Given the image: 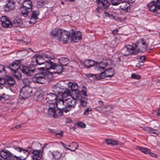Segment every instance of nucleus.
I'll list each match as a JSON object with an SVG mask.
<instances>
[{
	"label": "nucleus",
	"instance_id": "obj_1",
	"mask_svg": "<svg viewBox=\"0 0 160 160\" xmlns=\"http://www.w3.org/2000/svg\"><path fill=\"white\" fill-rule=\"evenodd\" d=\"M84 67L88 69L93 66H95V69L97 71H103L105 67L107 66L106 62H95L94 61L89 59L86 60L83 63Z\"/></svg>",
	"mask_w": 160,
	"mask_h": 160
},
{
	"label": "nucleus",
	"instance_id": "obj_50",
	"mask_svg": "<svg viewBox=\"0 0 160 160\" xmlns=\"http://www.w3.org/2000/svg\"><path fill=\"white\" fill-rule=\"evenodd\" d=\"M44 98L42 94H40L39 95L37 98V100L38 101H42Z\"/></svg>",
	"mask_w": 160,
	"mask_h": 160
},
{
	"label": "nucleus",
	"instance_id": "obj_55",
	"mask_svg": "<svg viewBox=\"0 0 160 160\" xmlns=\"http://www.w3.org/2000/svg\"><path fill=\"white\" fill-rule=\"evenodd\" d=\"M151 129V128L146 127H144L143 128V129L145 130V131L147 132H148L149 133L150 131V130Z\"/></svg>",
	"mask_w": 160,
	"mask_h": 160
},
{
	"label": "nucleus",
	"instance_id": "obj_45",
	"mask_svg": "<svg viewBox=\"0 0 160 160\" xmlns=\"http://www.w3.org/2000/svg\"><path fill=\"white\" fill-rule=\"evenodd\" d=\"M32 61L34 65H37L38 56H34L32 58Z\"/></svg>",
	"mask_w": 160,
	"mask_h": 160
},
{
	"label": "nucleus",
	"instance_id": "obj_63",
	"mask_svg": "<svg viewBox=\"0 0 160 160\" xmlns=\"http://www.w3.org/2000/svg\"><path fill=\"white\" fill-rule=\"evenodd\" d=\"M157 115L158 116H159L160 115V106L158 109V112H157Z\"/></svg>",
	"mask_w": 160,
	"mask_h": 160
},
{
	"label": "nucleus",
	"instance_id": "obj_64",
	"mask_svg": "<svg viewBox=\"0 0 160 160\" xmlns=\"http://www.w3.org/2000/svg\"><path fill=\"white\" fill-rule=\"evenodd\" d=\"M21 126L20 125H17L15 127L16 129H19L21 128Z\"/></svg>",
	"mask_w": 160,
	"mask_h": 160
},
{
	"label": "nucleus",
	"instance_id": "obj_61",
	"mask_svg": "<svg viewBox=\"0 0 160 160\" xmlns=\"http://www.w3.org/2000/svg\"><path fill=\"white\" fill-rule=\"evenodd\" d=\"M149 154H150L151 156H152L154 157H156L157 156V155L156 154L151 153L150 152Z\"/></svg>",
	"mask_w": 160,
	"mask_h": 160
},
{
	"label": "nucleus",
	"instance_id": "obj_3",
	"mask_svg": "<svg viewBox=\"0 0 160 160\" xmlns=\"http://www.w3.org/2000/svg\"><path fill=\"white\" fill-rule=\"evenodd\" d=\"M44 67L39 68V70L42 72L36 74L32 78V81L34 83L43 84L46 79V77L48 74H49L47 69L45 70Z\"/></svg>",
	"mask_w": 160,
	"mask_h": 160
},
{
	"label": "nucleus",
	"instance_id": "obj_43",
	"mask_svg": "<svg viewBox=\"0 0 160 160\" xmlns=\"http://www.w3.org/2000/svg\"><path fill=\"white\" fill-rule=\"evenodd\" d=\"M110 108L109 106H105L102 108V110L103 112H107L110 111V109H109Z\"/></svg>",
	"mask_w": 160,
	"mask_h": 160
},
{
	"label": "nucleus",
	"instance_id": "obj_31",
	"mask_svg": "<svg viewBox=\"0 0 160 160\" xmlns=\"http://www.w3.org/2000/svg\"><path fill=\"white\" fill-rule=\"evenodd\" d=\"M2 26L6 28H11L12 26V23L10 21L8 18L6 21L4 23L2 24Z\"/></svg>",
	"mask_w": 160,
	"mask_h": 160
},
{
	"label": "nucleus",
	"instance_id": "obj_23",
	"mask_svg": "<svg viewBox=\"0 0 160 160\" xmlns=\"http://www.w3.org/2000/svg\"><path fill=\"white\" fill-rule=\"evenodd\" d=\"M48 114L50 117L56 118L58 116L59 111H57L56 108L48 109Z\"/></svg>",
	"mask_w": 160,
	"mask_h": 160
},
{
	"label": "nucleus",
	"instance_id": "obj_9",
	"mask_svg": "<svg viewBox=\"0 0 160 160\" xmlns=\"http://www.w3.org/2000/svg\"><path fill=\"white\" fill-rule=\"evenodd\" d=\"M148 7L150 11L160 13V0H157L156 3L153 1H151L148 4Z\"/></svg>",
	"mask_w": 160,
	"mask_h": 160
},
{
	"label": "nucleus",
	"instance_id": "obj_11",
	"mask_svg": "<svg viewBox=\"0 0 160 160\" xmlns=\"http://www.w3.org/2000/svg\"><path fill=\"white\" fill-rule=\"evenodd\" d=\"M16 150L19 152L20 155L19 157H17L16 156H15L17 160H26V158L30 154V149H29V147L27 150L23 149L19 147L17 148Z\"/></svg>",
	"mask_w": 160,
	"mask_h": 160
},
{
	"label": "nucleus",
	"instance_id": "obj_57",
	"mask_svg": "<svg viewBox=\"0 0 160 160\" xmlns=\"http://www.w3.org/2000/svg\"><path fill=\"white\" fill-rule=\"evenodd\" d=\"M157 131V130L156 129L153 130L151 128L150 130V131L149 133H154L156 134V135H158V134H157V132H156Z\"/></svg>",
	"mask_w": 160,
	"mask_h": 160
},
{
	"label": "nucleus",
	"instance_id": "obj_59",
	"mask_svg": "<svg viewBox=\"0 0 160 160\" xmlns=\"http://www.w3.org/2000/svg\"><path fill=\"white\" fill-rule=\"evenodd\" d=\"M118 142L116 141H112V142L111 145H118Z\"/></svg>",
	"mask_w": 160,
	"mask_h": 160
},
{
	"label": "nucleus",
	"instance_id": "obj_10",
	"mask_svg": "<svg viewBox=\"0 0 160 160\" xmlns=\"http://www.w3.org/2000/svg\"><path fill=\"white\" fill-rule=\"evenodd\" d=\"M136 51V48L130 45H127L124 47L121 50L122 53L125 56H128L129 55L136 54L134 53Z\"/></svg>",
	"mask_w": 160,
	"mask_h": 160
},
{
	"label": "nucleus",
	"instance_id": "obj_44",
	"mask_svg": "<svg viewBox=\"0 0 160 160\" xmlns=\"http://www.w3.org/2000/svg\"><path fill=\"white\" fill-rule=\"evenodd\" d=\"M71 107H72L71 106H70L68 105L67 106L65 107H64L63 109H62V112L63 111L65 112H67L70 110L71 109Z\"/></svg>",
	"mask_w": 160,
	"mask_h": 160
},
{
	"label": "nucleus",
	"instance_id": "obj_15",
	"mask_svg": "<svg viewBox=\"0 0 160 160\" xmlns=\"http://www.w3.org/2000/svg\"><path fill=\"white\" fill-rule=\"evenodd\" d=\"M15 2L13 0H7L3 7L4 11L10 12L13 10L15 8Z\"/></svg>",
	"mask_w": 160,
	"mask_h": 160
},
{
	"label": "nucleus",
	"instance_id": "obj_20",
	"mask_svg": "<svg viewBox=\"0 0 160 160\" xmlns=\"http://www.w3.org/2000/svg\"><path fill=\"white\" fill-rule=\"evenodd\" d=\"M65 102L67 105L74 108L77 103L76 99L71 96L65 100Z\"/></svg>",
	"mask_w": 160,
	"mask_h": 160
},
{
	"label": "nucleus",
	"instance_id": "obj_26",
	"mask_svg": "<svg viewBox=\"0 0 160 160\" xmlns=\"http://www.w3.org/2000/svg\"><path fill=\"white\" fill-rule=\"evenodd\" d=\"M59 63L62 66H66L69 62V60L67 58L61 57L59 59Z\"/></svg>",
	"mask_w": 160,
	"mask_h": 160
},
{
	"label": "nucleus",
	"instance_id": "obj_51",
	"mask_svg": "<svg viewBox=\"0 0 160 160\" xmlns=\"http://www.w3.org/2000/svg\"><path fill=\"white\" fill-rule=\"evenodd\" d=\"M3 72V74H5L6 72L4 67L1 65H0V73Z\"/></svg>",
	"mask_w": 160,
	"mask_h": 160
},
{
	"label": "nucleus",
	"instance_id": "obj_52",
	"mask_svg": "<svg viewBox=\"0 0 160 160\" xmlns=\"http://www.w3.org/2000/svg\"><path fill=\"white\" fill-rule=\"evenodd\" d=\"M77 125L79 127H82V128H85L86 127V125L84 123L81 122H78Z\"/></svg>",
	"mask_w": 160,
	"mask_h": 160
},
{
	"label": "nucleus",
	"instance_id": "obj_41",
	"mask_svg": "<svg viewBox=\"0 0 160 160\" xmlns=\"http://www.w3.org/2000/svg\"><path fill=\"white\" fill-rule=\"evenodd\" d=\"M111 4L114 5H117L120 3L122 0H109Z\"/></svg>",
	"mask_w": 160,
	"mask_h": 160
},
{
	"label": "nucleus",
	"instance_id": "obj_46",
	"mask_svg": "<svg viewBox=\"0 0 160 160\" xmlns=\"http://www.w3.org/2000/svg\"><path fill=\"white\" fill-rule=\"evenodd\" d=\"M92 109L91 108H88L87 109H85L83 114L86 116L88 115L89 114V112L91 111Z\"/></svg>",
	"mask_w": 160,
	"mask_h": 160
},
{
	"label": "nucleus",
	"instance_id": "obj_42",
	"mask_svg": "<svg viewBox=\"0 0 160 160\" xmlns=\"http://www.w3.org/2000/svg\"><path fill=\"white\" fill-rule=\"evenodd\" d=\"M77 92L75 93L74 95V97L76 98V99H77H77H81L82 96L81 95V93L79 92H78V91H76Z\"/></svg>",
	"mask_w": 160,
	"mask_h": 160
},
{
	"label": "nucleus",
	"instance_id": "obj_6",
	"mask_svg": "<svg viewBox=\"0 0 160 160\" xmlns=\"http://www.w3.org/2000/svg\"><path fill=\"white\" fill-rule=\"evenodd\" d=\"M96 2L97 4L102 5L101 7H98L96 8V12L99 13L109 8L110 4L108 0H97Z\"/></svg>",
	"mask_w": 160,
	"mask_h": 160
},
{
	"label": "nucleus",
	"instance_id": "obj_54",
	"mask_svg": "<svg viewBox=\"0 0 160 160\" xmlns=\"http://www.w3.org/2000/svg\"><path fill=\"white\" fill-rule=\"evenodd\" d=\"M48 109H55L56 108L55 105L53 103H50L49 105Z\"/></svg>",
	"mask_w": 160,
	"mask_h": 160
},
{
	"label": "nucleus",
	"instance_id": "obj_53",
	"mask_svg": "<svg viewBox=\"0 0 160 160\" xmlns=\"http://www.w3.org/2000/svg\"><path fill=\"white\" fill-rule=\"evenodd\" d=\"M98 74H89L87 75V77H92L93 76H96V77H97L98 76Z\"/></svg>",
	"mask_w": 160,
	"mask_h": 160
},
{
	"label": "nucleus",
	"instance_id": "obj_60",
	"mask_svg": "<svg viewBox=\"0 0 160 160\" xmlns=\"http://www.w3.org/2000/svg\"><path fill=\"white\" fill-rule=\"evenodd\" d=\"M81 104L83 107H85L86 105V102L82 100L81 101Z\"/></svg>",
	"mask_w": 160,
	"mask_h": 160
},
{
	"label": "nucleus",
	"instance_id": "obj_22",
	"mask_svg": "<svg viewBox=\"0 0 160 160\" xmlns=\"http://www.w3.org/2000/svg\"><path fill=\"white\" fill-rule=\"evenodd\" d=\"M64 30L60 28L55 29L51 32L50 34L51 36L58 37V38L61 36Z\"/></svg>",
	"mask_w": 160,
	"mask_h": 160
},
{
	"label": "nucleus",
	"instance_id": "obj_14",
	"mask_svg": "<svg viewBox=\"0 0 160 160\" xmlns=\"http://www.w3.org/2000/svg\"><path fill=\"white\" fill-rule=\"evenodd\" d=\"M0 156L1 158L6 160H15L12 154L7 150L0 151Z\"/></svg>",
	"mask_w": 160,
	"mask_h": 160
},
{
	"label": "nucleus",
	"instance_id": "obj_29",
	"mask_svg": "<svg viewBox=\"0 0 160 160\" xmlns=\"http://www.w3.org/2000/svg\"><path fill=\"white\" fill-rule=\"evenodd\" d=\"M48 60H47V62H44V57L40 55L38 56V61H37V64L40 65L42 64H44L45 65V63L48 62Z\"/></svg>",
	"mask_w": 160,
	"mask_h": 160
},
{
	"label": "nucleus",
	"instance_id": "obj_8",
	"mask_svg": "<svg viewBox=\"0 0 160 160\" xmlns=\"http://www.w3.org/2000/svg\"><path fill=\"white\" fill-rule=\"evenodd\" d=\"M100 73L98 74V76L96 77L97 79L100 80L105 77H111L115 74L114 70L112 68L107 69L103 72L102 71Z\"/></svg>",
	"mask_w": 160,
	"mask_h": 160
},
{
	"label": "nucleus",
	"instance_id": "obj_25",
	"mask_svg": "<svg viewBox=\"0 0 160 160\" xmlns=\"http://www.w3.org/2000/svg\"><path fill=\"white\" fill-rule=\"evenodd\" d=\"M57 99V95L55 93H48L46 97L47 102L53 101L54 100L56 101Z\"/></svg>",
	"mask_w": 160,
	"mask_h": 160
},
{
	"label": "nucleus",
	"instance_id": "obj_27",
	"mask_svg": "<svg viewBox=\"0 0 160 160\" xmlns=\"http://www.w3.org/2000/svg\"><path fill=\"white\" fill-rule=\"evenodd\" d=\"M68 85L72 91H77L79 88V86L76 83L70 82H68Z\"/></svg>",
	"mask_w": 160,
	"mask_h": 160
},
{
	"label": "nucleus",
	"instance_id": "obj_38",
	"mask_svg": "<svg viewBox=\"0 0 160 160\" xmlns=\"http://www.w3.org/2000/svg\"><path fill=\"white\" fill-rule=\"evenodd\" d=\"M71 145L72 147V149H70V150L73 152L77 149V147L78 146V143L76 142H72L71 143Z\"/></svg>",
	"mask_w": 160,
	"mask_h": 160
},
{
	"label": "nucleus",
	"instance_id": "obj_39",
	"mask_svg": "<svg viewBox=\"0 0 160 160\" xmlns=\"http://www.w3.org/2000/svg\"><path fill=\"white\" fill-rule=\"evenodd\" d=\"M53 155L55 159H56L60 158L62 156L61 154L58 151L54 152Z\"/></svg>",
	"mask_w": 160,
	"mask_h": 160
},
{
	"label": "nucleus",
	"instance_id": "obj_58",
	"mask_svg": "<svg viewBox=\"0 0 160 160\" xmlns=\"http://www.w3.org/2000/svg\"><path fill=\"white\" fill-rule=\"evenodd\" d=\"M5 82V80L3 78H0V84H4Z\"/></svg>",
	"mask_w": 160,
	"mask_h": 160
},
{
	"label": "nucleus",
	"instance_id": "obj_21",
	"mask_svg": "<svg viewBox=\"0 0 160 160\" xmlns=\"http://www.w3.org/2000/svg\"><path fill=\"white\" fill-rule=\"evenodd\" d=\"M20 61H15L8 67V68L12 71L17 72L20 67Z\"/></svg>",
	"mask_w": 160,
	"mask_h": 160
},
{
	"label": "nucleus",
	"instance_id": "obj_32",
	"mask_svg": "<svg viewBox=\"0 0 160 160\" xmlns=\"http://www.w3.org/2000/svg\"><path fill=\"white\" fill-rule=\"evenodd\" d=\"M137 148L145 154H149L150 150L147 148H143L139 146H137Z\"/></svg>",
	"mask_w": 160,
	"mask_h": 160
},
{
	"label": "nucleus",
	"instance_id": "obj_34",
	"mask_svg": "<svg viewBox=\"0 0 160 160\" xmlns=\"http://www.w3.org/2000/svg\"><path fill=\"white\" fill-rule=\"evenodd\" d=\"M7 82L9 84L12 85L14 84L15 83V80L11 77H9L7 78Z\"/></svg>",
	"mask_w": 160,
	"mask_h": 160
},
{
	"label": "nucleus",
	"instance_id": "obj_30",
	"mask_svg": "<svg viewBox=\"0 0 160 160\" xmlns=\"http://www.w3.org/2000/svg\"><path fill=\"white\" fill-rule=\"evenodd\" d=\"M22 24V20L18 18H16L13 20V25L14 27H18Z\"/></svg>",
	"mask_w": 160,
	"mask_h": 160
},
{
	"label": "nucleus",
	"instance_id": "obj_33",
	"mask_svg": "<svg viewBox=\"0 0 160 160\" xmlns=\"http://www.w3.org/2000/svg\"><path fill=\"white\" fill-rule=\"evenodd\" d=\"M22 82L24 85V87H30L31 82L29 79L25 78L23 79Z\"/></svg>",
	"mask_w": 160,
	"mask_h": 160
},
{
	"label": "nucleus",
	"instance_id": "obj_62",
	"mask_svg": "<svg viewBox=\"0 0 160 160\" xmlns=\"http://www.w3.org/2000/svg\"><path fill=\"white\" fill-rule=\"evenodd\" d=\"M118 30L117 29H115L112 32V33L113 34H115L117 32H118Z\"/></svg>",
	"mask_w": 160,
	"mask_h": 160
},
{
	"label": "nucleus",
	"instance_id": "obj_7",
	"mask_svg": "<svg viewBox=\"0 0 160 160\" xmlns=\"http://www.w3.org/2000/svg\"><path fill=\"white\" fill-rule=\"evenodd\" d=\"M32 88L30 87H23L20 92V96L22 99L28 98L32 95Z\"/></svg>",
	"mask_w": 160,
	"mask_h": 160
},
{
	"label": "nucleus",
	"instance_id": "obj_18",
	"mask_svg": "<svg viewBox=\"0 0 160 160\" xmlns=\"http://www.w3.org/2000/svg\"><path fill=\"white\" fill-rule=\"evenodd\" d=\"M70 32L64 30L61 36L58 39L59 41H62L64 43H67L70 38Z\"/></svg>",
	"mask_w": 160,
	"mask_h": 160
},
{
	"label": "nucleus",
	"instance_id": "obj_5",
	"mask_svg": "<svg viewBox=\"0 0 160 160\" xmlns=\"http://www.w3.org/2000/svg\"><path fill=\"white\" fill-rule=\"evenodd\" d=\"M136 51H135L134 53H137L140 52H144L146 51L148 48V44L145 41L144 39H142L138 40L136 44H134Z\"/></svg>",
	"mask_w": 160,
	"mask_h": 160
},
{
	"label": "nucleus",
	"instance_id": "obj_47",
	"mask_svg": "<svg viewBox=\"0 0 160 160\" xmlns=\"http://www.w3.org/2000/svg\"><path fill=\"white\" fill-rule=\"evenodd\" d=\"M132 77L134 79H136L137 80L141 78L140 76L135 73L132 74Z\"/></svg>",
	"mask_w": 160,
	"mask_h": 160
},
{
	"label": "nucleus",
	"instance_id": "obj_4",
	"mask_svg": "<svg viewBox=\"0 0 160 160\" xmlns=\"http://www.w3.org/2000/svg\"><path fill=\"white\" fill-rule=\"evenodd\" d=\"M32 2L30 0L25 1L20 8L21 14L24 17L27 16L28 13L32 10Z\"/></svg>",
	"mask_w": 160,
	"mask_h": 160
},
{
	"label": "nucleus",
	"instance_id": "obj_36",
	"mask_svg": "<svg viewBox=\"0 0 160 160\" xmlns=\"http://www.w3.org/2000/svg\"><path fill=\"white\" fill-rule=\"evenodd\" d=\"M15 73L13 74V77L18 80H20L22 78V75L21 73L17 72H13Z\"/></svg>",
	"mask_w": 160,
	"mask_h": 160
},
{
	"label": "nucleus",
	"instance_id": "obj_13",
	"mask_svg": "<svg viewBox=\"0 0 160 160\" xmlns=\"http://www.w3.org/2000/svg\"><path fill=\"white\" fill-rule=\"evenodd\" d=\"M30 149V154H32V160H40L42 155L41 150H38L32 149V148L29 147Z\"/></svg>",
	"mask_w": 160,
	"mask_h": 160
},
{
	"label": "nucleus",
	"instance_id": "obj_56",
	"mask_svg": "<svg viewBox=\"0 0 160 160\" xmlns=\"http://www.w3.org/2000/svg\"><path fill=\"white\" fill-rule=\"evenodd\" d=\"M112 140L108 139H106L105 140L106 142L108 145L111 144Z\"/></svg>",
	"mask_w": 160,
	"mask_h": 160
},
{
	"label": "nucleus",
	"instance_id": "obj_12",
	"mask_svg": "<svg viewBox=\"0 0 160 160\" xmlns=\"http://www.w3.org/2000/svg\"><path fill=\"white\" fill-rule=\"evenodd\" d=\"M20 69L22 72L27 76H32L36 72V69L34 67L23 66Z\"/></svg>",
	"mask_w": 160,
	"mask_h": 160
},
{
	"label": "nucleus",
	"instance_id": "obj_49",
	"mask_svg": "<svg viewBox=\"0 0 160 160\" xmlns=\"http://www.w3.org/2000/svg\"><path fill=\"white\" fill-rule=\"evenodd\" d=\"M146 56H142L139 57V60L141 62H143L145 61Z\"/></svg>",
	"mask_w": 160,
	"mask_h": 160
},
{
	"label": "nucleus",
	"instance_id": "obj_48",
	"mask_svg": "<svg viewBox=\"0 0 160 160\" xmlns=\"http://www.w3.org/2000/svg\"><path fill=\"white\" fill-rule=\"evenodd\" d=\"M8 18L6 16H2L1 18V22H2V25L3 23L5 22L6 21Z\"/></svg>",
	"mask_w": 160,
	"mask_h": 160
},
{
	"label": "nucleus",
	"instance_id": "obj_37",
	"mask_svg": "<svg viewBox=\"0 0 160 160\" xmlns=\"http://www.w3.org/2000/svg\"><path fill=\"white\" fill-rule=\"evenodd\" d=\"M42 56L45 58H53V55L49 52H46L42 54Z\"/></svg>",
	"mask_w": 160,
	"mask_h": 160
},
{
	"label": "nucleus",
	"instance_id": "obj_2",
	"mask_svg": "<svg viewBox=\"0 0 160 160\" xmlns=\"http://www.w3.org/2000/svg\"><path fill=\"white\" fill-rule=\"evenodd\" d=\"M45 67L49 71V73L60 74L62 71L63 68L61 65H57L55 63L52 62L50 60L45 64Z\"/></svg>",
	"mask_w": 160,
	"mask_h": 160
},
{
	"label": "nucleus",
	"instance_id": "obj_19",
	"mask_svg": "<svg viewBox=\"0 0 160 160\" xmlns=\"http://www.w3.org/2000/svg\"><path fill=\"white\" fill-rule=\"evenodd\" d=\"M71 40L74 42H77L82 38L81 34L80 32H73L71 34Z\"/></svg>",
	"mask_w": 160,
	"mask_h": 160
},
{
	"label": "nucleus",
	"instance_id": "obj_17",
	"mask_svg": "<svg viewBox=\"0 0 160 160\" xmlns=\"http://www.w3.org/2000/svg\"><path fill=\"white\" fill-rule=\"evenodd\" d=\"M52 90L53 92L56 95L60 94L62 93L63 87L59 83H58L53 86Z\"/></svg>",
	"mask_w": 160,
	"mask_h": 160
},
{
	"label": "nucleus",
	"instance_id": "obj_24",
	"mask_svg": "<svg viewBox=\"0 0 160 160\" xmlns=\"http://www.w3.org/2000/svg\"><path fill=\"white\" fill-rule=\"evenodd\" d=\"M120 8L121 9L124 10L127 12H129L130 11V5L127 1H123L121 3Z\"/></svg>",
	"mask_w": 160,
	"mask_h": 160
},
{
	"label": "nucleus",
	"instance_id": "obj_16",
	"mask_svg": "<svg viewBox=\"0 0 160 160\" xmlns=\"http://www.w3.org/2000/svg\"><path fill=\"white\" fill-rule=\"evenodd\" d=\"M56 103L57 107L59 111V115L62 116L63 114V112L62 110L63 109L64 106V100L62 98H60L57 99L55 102Z\"/></svg>",
	"mask_w": 160,
	"mask_h": 160
},
{
	"label": "nucleus",
	"instance_id": "obj_40",
	"mask_svg": "<svg viewBox=\"0 0 160 160\" xmlns=\"http://www.w3.org/2000/svg\"><path fill=\"white\" fill-rule=\"evenodd\" d=\"M71 92L70 90H67L64 91L62 94V96L63 98L68 96L70 95Z\"/></svg>",
	"mask_w": 160,
	"mask_h": 160
},
{
	"label": "nucleus",
	"instance_id": "obj_28",
	"mask_svg": "<svg viewBox=\"0 0 160 160\" xmlns=\"http://www.w3.org/2000/svg\"><path fill=\"white\" fill-rule=\"evenodd\" d=\"M39 14V12L38 10L34 11L32 12L30 17L31 20L34 19L35 21L38 19V16Z\"/></svg>",
	"mask_w": 160,
	"mask_h": 160
},
{
	"label": "nucleus",
	"instance_id": "obj_35",
	"mask_svg": "<svg viewBox=\"0 0 160 160\" xmlns=\"http://www.w3.org/2000/svg\"><path fill=\"white\" fill-rule=\"evenodd\" d=\"M151 124L153 127L154 128H160V124L159 123V122L157 120L153 121V122H152Z\"/></svg>",
	"mask_w": 160,
	"mask_h": 160
}]
</instances>
